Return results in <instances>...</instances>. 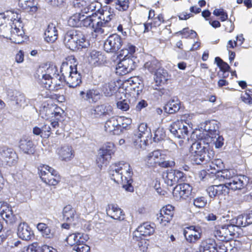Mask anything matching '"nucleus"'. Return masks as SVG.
Listing matches in <instances>:
<instances>
[{
	"mask_svg": "<svg viewBox=\"0 0 252 252\" xmlns=\"http://www.w3.org/2000/svg\"><path fill=\"white\" fill-rule=\"evenodd\" d=\"M210 149L209 142L203 138L193 143L189 150L192 163L199 165L210 161L215 155L214 152Z\"/></svg>",
	"mask_w": 252,
	"mask_h": 252,
	"instance_id": "obj_1",
	"label": "nucleus"
},
{
	"mask_svg": "<svg viewBox=\"0 0 252 252\" xmlns=\"http://www.w3.org/2000/svg\"><path fill=\"white\" fill-rule=\"evenodd\" d=\"M63 42L67 48L73 51L87 48L89 45L83 33L75 30L68 31L65 33Z\"/></svg>",
	"mask_w": 252,
	"mask_h": 252,
	"instance_id": "obj_2",
	"label": "nucleus"
},
{
	"mask_svg": "<svg viewBox=\"0 0 252 252\" xmlns=\"http://www.w3.org/2000/svg\"><path fill=\"white\" fill-rule=\"evenodd\" d=\"M61 72L64 82L70 88H75L81 83V77L77 71L76 65H69L68 63H63L61 67Z\"/></svg>",
	"mask_w": 252,
	"mask_h": 252,
	"instance_id": "obj_3",
	"label": "nucleus"
},
{
	"mask_svg": "<svg viewBox=\"0 0 252 252\" xmlns=\"http://www.w3.org/2000/svg\"><path fill=\"white\" fill-rule=\"evenodd\" d=\"M97 12L100 14L97 16V21L100 23V28L105 33L109 32L114 26L113 22L115 14L109 6H105L98 9Z\"/></svg>",
	"mask_w": 252,
	"mask_h": 252,
	"instance_id": "obj_4",
	"label": "nucleus"
},
{
	"mask_svg": "<svg viewBox=\"0 0 252 252\" xmlns=\"http://www.w3.org/2000/svg\"><path fill=\"white\" fill-rule=\"evenodd\" d=\"M121 172H125V174L127 175V180H128L127 181H125L127 184L126 186L125 184L124 185V189L127 191H133V187L131 185L133 182L132 179L133 172L130 164L128 163L121 161L110 166L109 173Z\"/></svg>",
	"mask_w": 252,
	"mask_h": 252,
	"instance_id": "obj_5",
	"label": "nucleus"
},
{
	"mask_svg": "<svg viewBox=\"0 0 252 252\" xmlns=\"http://www.w3.org/2000/svg\"><path fill=\"white\" fill-rule=\"evenodd\" d=\"M189 115L185 114L182 116L180 120H177L170 126V132L178 138H185L188 133L189 124L186 121Z\"/></svg>",
	"mask_w": 252,
	"mask_h": 252,
	"instance_id": "obj_6",
	"label": "nucleus"
},
{
	"mask_svg": "<svg viewBox=\"0 0 252 252\" xmlns=\"http://www.w3.org/2000/svg\"><path fill=\"white\" fill-rule=\"evenodd\" d=\"M234 226L230 224H225L216 227L214 231L215 236L221 241H228L232 239L235 234Z\"/></svg>",
	"mask_w": 252,
	"mask_h": 252,
	"instance_id": "obj_7",
	"label": "nucleus"
},
{
	"mask_svg": "<svg viewBox=\"0 0 252 252\" xmlns=\"http://www.w3.org/2000/svg\"><path fill=\"white\" fill-rule=\"evenodd\" d=\"M133 58L134 57H127L120 60L116 66V73L119 75H124L134 70L136 63Z\"/></svg>",
	"mask_w": 252,
	"mask_h": 252,
	"instance_id": "obj_8",
	"label": "nucleus"
},
{
	"mask_svg": "<svg viewBox=\"0 0 252 252\" xmlns=\"http://www.w3.org/2000/svg\"><path fill=\"white\" fill-rule=\"evenodd\" d=\"M163 179L168 186H172L178 182L184 181L186 177L180 171L170 170L163 173Z\"/></svg>",
	"mask_w": 252,
	"mask_h": 252,
	"instance_id": "obj_9",
	"label": "nucleus"
},
{
	"mask_svg": "<svg viewBox=\"0 0 252 252\" xmlns=\"http://www.w3.org/2000/svg\"><path fill=\"white\" fill-rule=\"evenodd\" d=\"M122 45L121 36L117 34L110 35L104 43V49L107 53H115Z\"/></svg>",
	"mask_w": 252,
	"mask_h": 252,
	"instance_id": "obj_10",
	"label": "nucleus"
},
{
	"mask_svg": "<svg viewBox=\"0 0 252 252\" xmlns=\"http://www.w3.org/2000/svg\"><path fill=\"white\" fill-rule=\"evenodd\" d=\"M230 182L225 183V184L228 190H239L244 189L249 183V178L244 175L234 176L232 179H230Z\"/></svg>",
	"mask_w": 252,
	"mask_h": 252,
	"instance_id": "obj_11",
	"label": "nucleus"
},
{
	"mask_svg": "<svg viewBox=\"0 0 252 252\" xmlns=\"http://www.w3.org/2000/svg\"><path fill=\"white\" fill-rule=\"evenodd\" d=\"M192 189L191 186L189 184H179L173 190V197L177 201L185 199L191 194Z\"/></svg>",
	"mask_w": 252,
	"mask_h": 252,
	"instance_id": "obj_12",
	"label": "nucleus"
},
{
	"mask_svg": "<svg viewBox=\"0 0 252 252\" xmlns=\"http://www.w3.org/2000/svg\"><path fill=\"white\" fill-rule=\"evenodd\" d=\"M100 23L97 21V14L95 12L91 15L84 17L81 20V27L91 28L96 33L105 34V32L100 28Z\"/></svg>",
	"mask_w": 252,
	"mask_h": 252,
	"instance_id": "obj_13",
	"label": "nucleus"
},
{
	"mask_svg": "<svg viewBox=\"0 0 252 252\" xmlns=\"http://www.w3.org/2000/svg\"><path fill=\"white\" fill-rule=\"evenodd\" d=\"M174 207L170 205H166L157 214V220L162 226H167L172 220Z\"/></svg>",
	"mask_w": 252,
	"mask_h": 252,
	"instance_id": "obj_14",
	"label": "nucleus"
},
{
	"mask_svg": "<svg viewBox=\"0 0 252 252\" xmlns=\"http://www.w3.org/2000/svg\"><path fill=\"white\" fill-rule=\"evenodd\" d=\"M91 114L95 118H104L113 114V107L108 103L97 105L91 109Z\"/></svg>",
	"mask_w": 252,
	"mask_h": 252,
	"instance_id": "obj_15",
	"label": "nucleus"
},
{
	"mask_svg": "<svg viewBox=\"0 0 252 252\" xmlns=\"http://www.w3.org/2000/svg\"><path fill=\"white\" fill-rule=\"evenodd\" d=\"M186 240L190 243H195L201 236V229L198 226L191 225L187 227L184 231Z\"/></svg>",
	"mask_w": 252,
	"mask_h": 252,
	"instance_id": "obj_16",
	"label": "nucleus"
},
{
	"mask_svg": "<svg viewBox=\"0 0 252 252\" xmlns=\"http://www.w3.org/2000/svg\"><path fill=\"white\" fill-rule=\"evenodd\" d=\"M59 108H56L53 109L51 108H44L42 110V114L45 113V119H50L51 125L53 128H56L59 126L58 121L61 117V113L59 110Z\"/></svg>",
	"mask_w": 252,
	"mask_h": 252,
	"instance_id": "obj_17",
	"label": "nucleus"
},
{
	"mask_svg": "<svg viewBox=\"0 0 252 252\" xmlns=\"http://www.w3.org/2000/svg\"><path fill=\"white\" fill-rule=\"evenodd\" d=\"M0 216L7 223L12 224L16 221L11 207L4 202H0Z\"/></svg>",
	"mask_w": 252,
	"mask_h": 252,
	"instance_id": "obj_18",
	"label": "nucleus"
},
{
	"mask_svg": "<svg viewBox=\"0 0 252 252\" xmlns=\"http://www.w3.org/2000/svg\"><path fill=\"white\" fill-rule=\"evenodd\" d=\"M59 74L53 76L52 78L47 82H44L42 80L43 87L51 91H58L63 87L64 82L63 77Z\"/></svg>",
	"mask_w": 252,
	"mask_h": 252,
	"instance_id": "obj_19",
	"label": "nucleus"
},
{
	"mask_svg": "<svg viewBox=\"0 0 252 252\" xmlns=\"http://www.w3.org/2000/svg\"><path fill=\"white\" fill-rule=\"evenodd\" d=\"M121 121V118L111 117L105 124V130L109 133H112L113 134H119V129L121 128L120 123Z\"/></svg>",
	"mask_w": 252,
	"mask_h": 252,
	"instance_id": "obj_20",
	"label": "nucleus"
},
{
	"mask_svg": "<svg viewBox=\"0 0 252 252\" xmlns=\"http://www.w3.org/2000/svg\"><path fill=\"white\" fill-rule=\"evenodd\" d=\"M155 232V228L148 222H145L142 225L139 226L133 233V238L135 240H138V238L140 235L143 236H150L153 234Z\"/></svg>",
	"mask_w": 252,
	"mask_h": 252,
	"instance_id": "obj_21",
	"label": "nucleus"
},
{
	"mask_svg": "<svg viewBox=\"0 0 252 252\" xmlns=\"http://www.w3.org/2000/svg\"><path fill=\"white\" fill-rule=\"evenodd\" d=\"M211 198L220 195H225L228 193V189L224 184L210 186L206 189Z\"/></svg>",
	"mask_w": 252,
	"mask_h": 252,
	"instance_id": "obj_22",
	"label": "nucleus"
},
{
	"mask_svg": "<svg viewBox=\"0 0 252 252\" xmlns=\"http://www.w3.org/2000/svg\"><path fill=\"white\" fill-rule=\"evenodd\" d=\"M59 158L62 161H69L74 157V151L71 146L68 145L62 146L57 150Z\"/></svg>",
	"mask_w": 252,
	"mask_h": 252,
	"instance_id": "obj_23",
	"label": "nucleus"
},
{
	"mask_svg": "<svg viewBox=\"0 0 252 252\" xmlns=\"http://www.w3.org/2000/svg\"><path fill=\"white\" fill-rule=\"evenodd\" d=\"M89 239L87 234L77 232L69 235L66 238V241L68 245L74 247L80 243H86Z\"/></svg>",
	"mask_w": 252,
	"mask_h": 252,
	"instance_id": "obj_24",
	"label": "nucleus"
},
{
	"mask_svg": "<svg viewBox=\"0 0 252 252\" xmlns=\"http://www.w3.org/2000/svg\"><path fill=\"white\" fill-rule=\"evenodd\" d=\"M0 154L9 166H12L15 163L16 155L12 149L6 147H0Z\"/></svg>",
	"mask_w": 252,
	"mask_h": 252,
	"instance_id": "obj_25",
	"label": "nucleus"
},
{
	"mask_svg": "<svg viewBox=\"0 0 252 252\" xmlns=\"http://www.w3.org/2000/svg\"><path fill=\"white\" fill-rule=\"evenodd\" d=\"M198 250V252H218L215 240L210 238L202 240Z\"/></svg>",
	"mask_w": 252,
	"mask_h": 252,
	"instance_id": "obj_26",
	"label": "nucleus"
},
{
	"mask_svg": "<svg viewBox=\"0 0 252 252\" xmlns=\"http://www.w3.org/2000/svg\"><path fill=\"white\" fill-rule=\"evenodd\" d=\"M106 211L107 216L113 219L121 220L124 219L123 211L117 205L114 204L108 205Z\"/></svg>",
	"mask_w": 252,
	"mask_h": 252,
	"instance_id": "obj_27",
	"label": "nucleus"
},
{
	"mask_svg": "<svg viewBox=\"0 0 252 252\" xmlns=\"http://www.w3.org/2000/svg\"><path fill=\"white\" fill-rule=\"evenodd\" d=\"M17 234L21 239L29 241L31 239L33 233L30 226L26 223L23 222L19 224Z\"/></svg>",
	"mask_w": 252,
	"mask_h": 252,
	"instance_id": "obj_28",
	"label": "nucleus"
},
{
	"mask_svg": "<svg viewBox=\"0 0 252 252\" xmlns=\"http://www.w3.org/2000/svg\"><path fill=\"white\" fill-rule=\"evenodd\" d=\"M88 60L90 63L94 66L100 65L106 61L105 56L100 52L96 50L90 53Z\"/></svg>",
	"mask_w": 252,
	"mask_h": 252,
	"instance_id": "obj_29",
	"label": "nucleus"
},
{
	"mask_svg": "<svg viewBox=\"0 0 252 252\" xmlns=\"http://www.w3.org/2000/svg\"><path fill=\"white\" fill-rule=\"evenodd\" d=\"M8 96L11 100L15 101L17 108L24 107L27 105L25 96L20 92H8Z\"/></svg>",
	"mask_w": 252,
	"mask_h": 252,
	"instance_id": "obj_30",
	"label": "nucleus"
},
{
	"mask_svg": "<svg viewBox=\"0 0 252 252\" xmlns=\"http://www.w3.org/2000/svg\"><path fill=\"white\" fill-rule=\"evenodd\" d=\"M79 95L81 99L90 103L95 102L99 98V92L93 89L87 90L86 92L81 91Z\"/></svg>",
	"mask_w": 252,
	"mask_h": 252,
	"instance_id": "obj_31",
	"label": "nucleus"
},
{
	"mask_svg": "<svg viewBox=\"0 0 252 252\" xmlns=\"http://www.w3.org/2000/svg\"><path fill=\"white\" fill-rule=\"evenodd\" d=\"M58 37V32L53 24H50L44 32L45 40L48 42H53Z\"/></svg>",
	"mask_w": 252,
	"mask_h": 252,
	"instance_id": "obj_32",
	"label": "nucleus"
},
{
	"mask_svg": "<svg viewBox=\"0 0 252 252\" xmlns=\"http://www.w3.org/2000/svg\"><path fill=\"white\" fill-rule=\"evenodd\" d=\"M129 138L131 139L129 141L132 142L134 148L138 151L143 150L147 145V140L138 135L133 134Z\"/></svg>",
	"mask_w": 252,
	"mask_h": 252,
	"instance_id": "obj_33",
	"label": "nucleus"
},
{
	"mask_svg": "<svg viewBox=\"0 0 252 252\" xmlns=\"http://www.w3.org/2000/svg\"><path fill=\"white\" fill-rule=\"evenodd\" d=\"M161 157V153L158 150L154 151L149 153L146 158L148 166L154 167L157 164H158Z\"/></svg>",
	"mask_w": 252,
	"mask_h": 252,
	"instance_id": "obj_34",
	"label": "nucleus"
},
{
	"mask_svg": "<svg viewBox=\"0 0 252 252\" xmlns=\"http://www.w3.org/2000/svg\"><path fill=\"white\" fill-rule=\"evenodd\" d=\"M47 174L44 176H41L42 181L49 185H56L59 181V176L57 172L54 170L53 172H47Z\"/></svg>",
	"mask_w": 252,
	"mask_h": 252,
	"instance_id": "obj_35",
	"label": "nucleus"
},
{
	"mask_svg": "<svg viewBox=\"0 0 252 252\" xmlns=\"http://www.w3.org/2000/svg\"><path fill=\"white\" fill-rule=\"evenodd\" d=\"M181 107L180 101L177 98L170 100L164 106L165 112L169 114H174L178 112Z\"/></svg>",
	"mask_w": 252,
	"mask_h": 252,
	"instance_id": "obj_36",
	"label": "nucleus"
},
{
	"mask_svg": "<svg viewBox=\"0 0 252 252\" xmlns=\"http://www.w3.org/2000/svg\"><path fill=\"white\" fill-rule=\"evenodd\" d=\"M19 148L26 154H33L34 152V147L33 142L29 139L23 138L21 139L20 141Z\"/></svg>",
	"mask_w": 252,
	"mask_h": 252,
	"instance_id": "obj_37",
	"label": "nucleus"
},
{
	"mask_svg": "<svg viewBox=\"0 0 252 252\" xmlns=\"http://www.w3.org/2000/svg\"><path fill=\"white\" fill-rule=\"evenodd\" d=\"M219 123L215 120H211L206 123L205 129L208 132V135H218Z\"/></svg>",
	"mask_w": 252,
	"mask_h": 252,
	"instance_id": "obj_38",
	"label": "nucleus"
},
{
	"mask_svg": "<svg viewBox=\"0 0 252 252\" xmlns=\"http://www.w3.org/2000/svg\"><path fill=\"white\" fill-rule=\"evenodd\" d=\"M135 51V47L130 44H128L121 50L120 54L117 57H119L120 60L127 57H134L133 54Z\"/></svg>",
	"mask_w": 252,
	"mask_h": 252,
	"instance_id": "obj_39",
	"label": "nucleus"
},
{
	"mask_svg": "<svg viewBox=\"0 0 252 252\" xmlns=\"http://www.w3.org/2000/svg\"><path fill=\"white\" fill-rule=\"evenodd\" d=\"M36 228L41 232L42 236L48 239H51L55 236V233L52 231L49 227L44 223H38L36 225Z\"/></svg>",
	"mask_w": 252,
	"mask_h": 252,
	"instance_id": "obj_40",
	"label": "nucleus"
},
{
	"mask_svg": "<svg viewBox=\"0 0 252 252\" xmlns=\"http://www.w3.org/2000/svg\"><path fill=\"white\" fill-rule=\"evenodd\" d=\"M109 174L112 180L118 184H122L123 188L125 184L127 185V183L125 182V181H128V180H126L127 179V175L125 174V172L109 173Z\"/></svg>",
	"mask_w": 252,
	"mask_h": 252,
	"instance_id": "obj_41",
	"label": "nucleus"
},
{
	"mask_svg": "<svg viewBox=\"0 0 252 252\" xmlns=\"http://www.w3.org/2000/svg\"><path fill=\"white\" fill-rule=\"evenodd\" d=\"M160 63L158 60L154 58L145 63L144 65V67L151 73H156L160 68Z\"/></svg>",
	"mask_w": 252,
	"mask_h": 252,
	"instance_id": "obj_42",
	"label": "nucleus"
},
{
	"mask_svg": "<svg viewBox=\"0 0 252 252\" xmlns=\"http://www.w3.org/2000/svg\"><path fill=\"white\" fill-rule=\"evenodd\" d=\"M57 70L55 66H49L45 70V73L41 74V78H39V83L42 85L43 84L42 80L43 81V80H44V82H47L52 78L53 76L58 74L57 73Z\"/></svg>",
	"mask_w": 252,
	"mask_h": 252,
	"instance_id": "obj_43",
	"label": "nucleus"
},
{
	"mask_svg": "<svg viewBox=\"0 0 252 252\" xmlns=\"http://www.w3.org/2000/svg\"><path fill=\"white\" fill-rule=\"evenodd\" d=\"M115 87V83L112 81L105 82L101 88L102 92L105 96H110L114 93Z\"/></svg>",
	"mask_w": 252,
	"mask_h": 252,
	"instance_id": "obj_44",
	"label": "nucleus"
},
{
	"mask_svg": "<svg viewBox=\"0 0 252 252\" xmlns=\"http://www.w3.org/2000/svg\"><path fill=\"white\" fill-rule=\"evenodd\" d=\"M75 214V210L70 205L65 206L63 209V218L66 221L72 222L74 220Z\"/></svg>",
	"mask_w": 252,
	"mask_h": 252,
	"instance_id": "obj_45",
	"label": "nucleus"
},
{
	"mask_svg": "<svg viewBox=\"0 0 252 252\" xmlns=\"http://www.w3.org/2000/svg\"><path fill=\"white\" fill-rule=\"evenodd\" d=\"M205 139L206 141H208L209 145L211 144L213 141V144L215 145L216 148H221L223 145V138L221 136L218 135H209V137L203 138ZM211 148V146H210Z\"/></svg>",
	"mask_w": 252,
	"mask_h": 252,
	"instance_id": "obj_46",
	"label": "nucleus"
},
{
	"mask_svg": "<svg viewBox=\"0 0 252 252\" xmlns=\"http://www.w3.org/2000/svg\"><path fill=\"white\" fill-rule=\"evenodd\" d=\"M84 17L81 13H76L71 16L68 20V24L70 26L73 27H81V20Z\"/></svg>",
	"mask_w": 252,
	"mask_h": 252,
	"instance_id": "obj_47",
	"label": "nucleus"
},
{
	"mask_svg": "<svg viewBox=\"0 0 252 252\" xmlns=\"http://www.w3.org/2000/svg\"><path fill=\"white\" fill-rule=\"evenodd\" d=\"M230 225L234 226V229L235 227H245L248 225L245 214L239 215L237 218L232 219Z\"/></svg>",
	"mask_w": 252,
	"mask_h": 252,
	"instance_id": "obj_48",
	"label": "nucleus"
},
{
	"mask_svg": "<svg viewBox=\"0 0 252 252\" xmlns=\"http://www.w3.org/2000/svg\"><path fill=\"white\" fill-rule=\"evenodd\" d=\"M111 157L108 155H105L99 152L98 155L96 159V162L98 167L101 169L103 165H106L111 159Z\"/></svg>",
	"mask_w": 252,
	"mask_h": 252,
	"instance_id": "obj_49",
	"label": "nucleus"
},
{
	"mask_svg": "<svg viewBox=\"0 0 252 252\" xmlns=\"http://www.w3.org/2000/svg\"><path fill=\"white\" fill-rule=\"evenodd\" d=\"M99 152L105 155H108L111 157L112 155L114 153L115 146L113 143L107 142L105 143L102 147L100 149Z\"/></svg>",
	"mask_w": 252,
	"mask_h": 252,
	"instance_id": "obj_50",
	"label": "nucleus"
},
{
	"mask_svg": "<svg viewBox=\"0 0 252 252\" xmlns=\"http://www.w3.org/2000/svg\"><path fill=\"white\" fill-rule=\"evenodd\" d=\"M165 137V133L163 128H158L154 132L153 137L154 141L155 142H158L162 141Z\"/></svg>",
	"mask_w": 252,
	"mask_h": 252,
	"instance_id": "obj_51",
	"label": "nucleus"
},
{
	"mask_svg": "<svg viewBox=\"0 0 252 252\" xmlns=\"http://www.w3.org/2000/svg\"><path fill=\"white\" fill-rule=\"evenodd\" d=\"M156 82L164 83L167 80V73L160 68L155 73Z\"/></svg>",
	"mask_w": 252,
	"mask_h": 252,
	"instance_id": "obj_52",
	"label": "nucleus"
},
{
	"mask_svg": "<svg viewBox=\"0 0 252 252\" xmlns=\"http://www.w3.org/2000/svg\"><path fill=\"white\" fill-rule=\"evenodd\" d=\"M215 63L220 68V70L225 73L226 71H229L230 67L225 62H223L220 58L216 57L215 59Z\"/></svg>",
	"mask_w": 252,
	"mask_h": 252,
	"instance_id": "obj_53",
	"label": "nucleus"
},
{
	"mask_svg": "<svg viewBox=\"0 0 252 252\" xmlns=\"http://www.w3.org/2000/svg\"><path fill=\"white\" fill-rule=\"evenodd\" d=\"M149 130L146 124L141 123L139 125L137 131H135L133 134L144 137L145 135L149 133Z\"/></svg>",
	"mask_w": 252,
	"mask_h": 252,
	"instance_id": "obj_54",
	"label": "nucleus"
},
{
	"mask_svg": "<svg viewBox=\"0 0 252 252\" xmlns=\"http://www.w3.org/2000/svg\"><path fill=\"white\" fill-rule=\"evenodd\" d=\"M73 250L77 252H89L90 248L89 246L85 244V243H80V244L74 246L73 248Z\"/></svg>",
	"mask_w": 252,
	"mask_h": 252,
	"instance_id": "obj_55",
	"label": "nucleus"
},
{
	"mask_svg": "<svg viewBox=\"0 0 252 252\" xmlns=\"http://www.w3.org/2000/svg\"><path fill=\"white\" fill-rule=\"evenodd\" d=\"M115 3L116 8L119 11H125L128 7V0L120 1L117 0Z\"/></svg>",
	"mask_w": 252,
	"mask_h": 252,
	"instance_id": "obj_56",
	"label": "nucleus"
},
{
	"mask_svg": "<svg viewBox=\"0 0 252 252\" xmlns=\"http://www.w3.org/2000/svg\"><path fill=\"white\" fill-rule=\"evenodd\" d=\"M207 204V200L204 197H197L193 200L194 205L197 208L204 207Z\"/></svg>",
	"mask_w": 252,
	"mask_h": 252,
	"instance_id": "obj_57",
	"label": "nucleus"
},
{
	"mask_svg": "<svg viewBox=\"0 0 252 252\" xmlns=\"http://www.w3.org/2000/svg\"><path fill=\"white\" fill-rule=\"evenodd\" d=\"M179 33L182 34L185 38H188L189 36L194 38L197 35L195 32L193 30H189L188 28H184L182 31L179 32Z\"/></svg>",
	"mask_w": 252,
	"mask_h": 252,
	"instance_id": "obj_58",
	"label": "nucleus"
},
{
	"mask_svg": "<svg viewBox=\"0 0 252 252\" xmlns=\"http://www.w3.org/2000/svg\"><path fill=\"white\" fill-rule=\"evenodd\" d=\"M128 101L129 100L126 99L119 101L117 103V106L123 111H127L130 107Z\"/></svg>",
	"mask_w": 252,
	"mask_h": 252,
	"instance_id": "obj_59",
	"label": "nucleus"
},
{
	"mask_svg": "<svg viewBox=\"0 0 252 252\" xmlns=\"http://www.w3.org/2000/svg\"><path fill=\"white\" fill-rule=\"evenodd\" d=\"M220 176L224 180V183L230 182V179H232L234 176L231 174L230 171L224 170L221 172Z\"/></svg>",
	"mask_w": 252,
	"mask_h": 252,
	"instance_id": "obj_60",
	"label": "nucleus"
},
{
	"mask_svg": "<svg viewBox=\"0 0 252 252\" xmlns=\"http://www.w3.org/2000/svg\"><path fill=\"white\" fill-rule=\"evenodd\" d=\"M231 248V245L227 241L224 243H220L217 246L218 252H227L228 248Z\"/></svg>",
	"mask_w": 252,
	"mask_h": 252,
	"instance_id": "obj_61",
	"label": "nucleus"
},
{
	"mask_svg": "<svg viewBox=\"0 0 252 252\" xmlns=\"http://www.w3.org/2000/svg\"><path fill=\"white\" fill-rule=\"evenodd\" d=\"M33 0H19L18 4L20 7L24 9H28L33 5Z\"/></svg>",
	"mask_w": 252,
	"mask_h": 252,
	"instance_id": "obj_62",
	"label": "nucleus"
},
{
	"mask_svg": "<svg viewBox=\"0 0 252 252\" xmlns=\"http://www.w3.org/2000/svg\"><path fill=\"white\" fill-rule=\"evenodd\" d=\"M40 171V176H44L47 174V172H53L54 170L53 168L49 167L47 165H43L38 168Z\"/></svg>",
	"mask_w": 252,
	"mask_h": 252,
	"instance_id": "obj_63",
	"label": "nucleus"
},
{
	"mask_svg": "<svg viewBox=\"0 0 252 252\" xmlns=\"http://www.w3.org/2000/svg\"><path fill=\"white\" fill-rule=\"evenodd\" d=\"M91 0H79V1L74 3L75 7H78L81 9V10L85 8H87Z\"/></svg>",
	"mask_w": 252,
	"mask_h": 252,
	"instance_id": "obj_64",
	"label": "nucleus"
}]
</instances>
